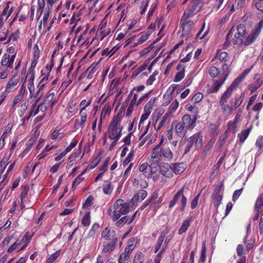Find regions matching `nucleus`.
<instances>
[{"mask_svg": "<svg viewBox=\"0 0 263 263\" xmlns=\"http://www.w3.org/2000/svg\"><path fill=\"white\" fill-rule=\"evenodd\" d=\"M129 211V204L123 199H118L108 210V215L114 221L118 220L122 215L127 214Z\"/></svg>", "mask_w": 263, "mask_h": 263, "instance_id": "nucleus-1", "label": "nucleus"}, {"mask_svg": "<svg viewBox=\"0 0 263 263\" xmlns=\"http://www.w3.org/2000/svg\"><path fill=\"white\" fill-rule=\"evenodd\" d=\"M180 197H181L180 210L181 211H184L187 203V198L183 195V187L179 190L174 195L173 198L170 202L168 208L170 209L172 208Z\"/></svg>", "mask_w": 263, "mask_h": 263, "instance_id": "nucleus-2", "label": "nucleus"}, {"mask_svg": "<svg viewBox=\"0 0 263 263\" xmlns=\"http://www.w3.org/2000/svg\"><path fill=\"white\" fill-rule=\"evenodd\" d=\"M122 127L120 125L111 122L108 128V137L112 140L118 141L121 135Z\"/></svg>", "mask_w": 263, "mask_h": 263, "instance_id": "nucleus-3", "label": "nucleus"}, {"mask_svg": "<svg viewBox=\"0 0 263 263\" xmlns=\"http://www.w3.org/2000/svg\"><path fill=\"white\" fill-rule=\"evenodd\" d=\"M200 2L197 0H194L187 9V12H185L181 19V22L183 20H187L191 16L197 12L200 8Z\"/></svg>", "mask_w": 263, "mask_h": 263, "instance_id": "nucleus-4", "label": "nucleus"}, {"mask_svg": "<svg viewBox=\"0 0 263 263\" xmlns=\"http://www.w3.org/2000/svg\"><path fill=\"white\" fill-rule=\"evenodd\" d=\"M222 69L224 72H226L225 76L223 78H219L218 80H214V86L213 88V92H216L219 89L220 87L222 85V84L225 82L229 73V66L227 64H223L222 66Z\"/></svg>", "mask_w": 263, "mask_h": 263, "instance_id": "nucleus-5", "label": "nucleus"}, {"mask_svg": "<svg viewBox=\"0 0 263 263\" xmlns=\"http://www.w3.org/2000/svg\"><path fill=\"white\" fill-rule=\"evenodd\" d=\"M196 117L191 118L189 115H185L182 117L181 123L187 129L191 130L194 128L196 124Z\"/></svg>", "mask_w": 263, "mask_h": 263, "instance_id": "nucleus-6", "label": "nucleus"}, {"mask_svg": "<svg viewBox=\"0 0 263 263\" xmlns=\"http://www.w3.org/2000/svg\"><path fill=\"white\" fill-rule=\"evenodd\" d=\"M237 86L234 83H232L230 86L227 89V90L223 93L222 95L220 100L219 101V103H222V104L224 103H227L228 99L231 96L232 92L235 88H236Z\"/></svg>", "mask_w": 263, "mask_h": 263, "instance_id": "nucleus-7", "label": "nucleus"}, {"mask_svg": "<svg viewBox=\"0 0 263 263\" xmlns=\"http://www.w3.org/2000/svg\"><path fill=\"white\" fill-rule=\"evenodd\" d=\"M174 126H175V131L178 136L182 137L185 135L187 129L183 126L181 122L178 123L173 122L172 124V127Z\"/></svg>", "mask_w": 263, "mask_h": 263, "instance_id": "nucleus-8", "label": "nucleus"}, {"mask_svg": "<svg viewBox=\"0 0 263 263\" xmlns=\"http://www.w3.org/2000/svg\"><path fill=\"white\" fill-rule=\"evenodd\" d=\"M258 35V32H254V30L249 35H245L243 46H247L253 43Z\"/></svg>", "mask_w": 263, "mask_h": 263, "instance_id": "nucleus-9", "label": "nucleus"}, {"mask_svg": "<svg viewBox=\"0 0 263 263\" xmlns=\"http://www.w3.org/2000/svg\"><path fill=\"white\" fill-rule=\"evenodd\" d=\"M139 171L143 173L144 176L147 178H151L153 174V171L151 167L147 163H143L140 165Z\"/></svg>", "mask_w": 263, "mask_h": 263, "instance_id": "nucleus-10", "label": "nucleus"}, {"mask_svg": "<svg viewBox=\"0 0 263 263\" xmlns=\"http://www.w3.org/2000/svg\"><path fill=\"white\" fill-rule=\"evenodd\" d=\"M118 238L115 237L112 238V240L105 245L103 248V252L104 253H110L115 248V246L117 242Z\"/></svg>", "mask_w": 263, "mask_h": 263, "instance_id": "nucleus-11", "label": "nucleus"}, {"mask_svg": "<svg viewBox=\"0 0 263 263\" xmlns=\"http://www.w3.org/2000/svg\"><path fill=\"white\" fill-rule=\"evenodd\" d=\"M137 242V239H136L135 238H132L129 239L127 242V246L125 248L124 252L127 253L129 255H130L131 252L136 247Z\"/></svg>", "mask_w": 263, "mask_h": 263, "instance_id": "nucleus-12", "label": "nucleus"}, {"mask_svg": "<svg viewBox=\"0 0 263 263\" xmlns=\"http://www.w3.org/2000/svg\"><path fill=\"white\" fill-rule=\"evenodd\" d=\"M185 164L184 163H173L171 165V168L175 174H180L185 170Z\"/></svg>", "mask_w": 263, "mask_h": 263, "instance_id": "nucleus-13", "label": "nucleus"}, {"mask_svg": "<svg viewBox=\"0 0 263 263\" xmlns=\"http://www.w3.org/2000/svg\"><path fill=\"white\" fill-rule=\"evenodd\" d=\"M254 210L255 212L258 213L263 212V194L258 197L255 204Z\"/></svg>", "mask_w": 263, "mask_h": 263, "instance_id": "nucleus-14", "label": "nucleus"}, {"mask_svg": "<svg viewBox=\"0 0 263 263\" xmlns=\"http://www.w3.org/2000/svg\"><path fill=\"white\" fill-rule=\"evenodd\" d=\"M165 238V233L163 231L161 233L160 236L159 237L156 244L154 248V252L155 253H157L158 251L160 249L161 247H162L163 245V242Z\"/></svg>", "mask_w": 263, "mask_h": 263, "instance_id": "nucleus-15", "label": "nucleus"}, {"mask_svg": "<svg viewBox=\"0 0 263 263\" xmlns=\"http://www.w3.org/2000/svg\"><path fill=\"white\" fill-rule=\"evenodd\" d=\"M195 146L197 148H199L202 146V141L203 136L200 134H195L191 136Z\"/></svg>", "mask_w": 263, "mask_h": 263, "instance_id": "nucleus-16", "label": "nucleus"}, {"mask_svg": "<svg viewBox=\"0 0 263 263\" xmlns=\"http://www.w3.org/2000/svg\"><path fill=\"white\" fill-rule=\"evenodd\" d=\"M186 21L183 20L182 22H180V24H181V27H182V31L186 33L191 30L194 23L191 21Z\"/></svg>", "mask_w": 263, "mask_h": 263, "instance_id": "nucleus-17", "label": "nucleus"}, {"mask_svg": "<svg viewBox=\"0 0 263 263\" xmlns=\"http://www.w3.org/2000/svg\"><path fill=\"white\" fill-rule=\"evenodd\" d=\"M114 231L111 232L108 228H106L102 232V236L106 240H111L112 238L117 237Z\"/></svg>", "mask_w": 263, "mask_h": 263, "instance_id": "nucleus-18", "label": "nucleus"}, {"mask_svg": "<svg viewBox=\"0 0 263 263\" xmlns=\"http://www.w3.org/2000/svg\"><path fill=\"white\" fill-rule=\"evenodd\" d=\"M113 189V186L110 182L105 181L102 185L103 192L106 195H110Z\"/></svg>", "mask_w": 263, "mask_h": 263, "instance_id": "nucleus-19", "label": "nucleus"}, {"mask_svg": "<svg viewBox=\"0 0 263 263\" xmlns=\"http://www.w3.org/2000/svg\"><path fill=\"white\" fill-rule=\"evenodd\" d=\"M191 220L192 218L189 217L183 221L182 224L181 225L178 231V233L179 234H182V233L186 232L190 224V221H191Z\"/></svg>", "mask_w": 263, "mask_h": 263, "instance_id": "nucleus-20", "label": "nucleus"}, {"mask_svg": "<svg viewBox=\"0 0 263 263\" xmlns=\"http://www.w3.org/2000/svg\"><path fill=\"white\" fill-rule=\"evenodd\" d=\"M147 196V192L143 190H140L133 197L135 200H143Z\"/></svg>", "mask_w": 263, "mask_h": 263, "instance_id": "nucleus-21", "label": "nucleus"}, {"mask_svg": "<svg viewBox=\"0 0 263 263\" xmlns=\"http://www.w3.org/2000/svg\"><path fill=\"white\" fill-rule=\"evenodd\" d=\"M162 155L166 158L170 160L173 158V154L168 147H163L160 149Z\"/></svg>", "mask_w": 263, "mask_h": 263, "instance_id": "nucleus-22", "label": "nucleus"}, {"mask_svg": "<svg viewBox=\"0 0 263 263\" xmlns=\"http://www.w3.org/2000/svg\"><path fill=\"white\" fill-rule=\"evenodd\" d=\"M212 200L214 201V204L216 208H218L219 205L221 204L222 200V195L218 194H213Z\"/></svg>", "mask_w": 263, "mask_h": 263, "instance_id": "nucleus-23", "label": "nucleus"}, {"mask_svg": "<svg viewBox=\"0 0 263 263\" xmlns=\"http://www.w3.org/2000/svg\"><path fill=\"white\" fill-rule=\"evenodd\" d=\"M245 36H241L235 34L234 38L232 40V42L234 45L237 44L240 46H243Z\"/></svg>", "mask_w": 263, "mask_h": 263, "instance_id": "nucleus-24", "label": "nucleus"}, {"mask_svg": "<svg viewBox=\"0 0 263 263\" xmlns=\"http://www.w3.org/2000/svg\"><path fill=\"white\" fill-rule=\"evenodd\" d=\"M95 234V230H90L86 235L84 236L81 239V241L85 243L89 240H93Z\"/></svg>", "mask_w": 263, "mask_h": 263, "instance_id": "nucleus-25", "label": "nucleus"}, {"mask_svg": "<svg viewBox=\"0 0 263 263\" xmlns=\"http://www.w3.org/2000/svg\"><path fill=\"white\" fill-rule=\"evenodd\" d=\"M251 70V69L248 68L246 69L239 77H238L233 82L237 86L241 82L247 74H248Z\"/></svg>", "mask_w": 263, "mask_h": 263, "instance_id": "nucleus-26", "label": "nucleus"}, {"mask_svg": "<svg viewBox=\"0 0 263 263\" xmlns=\"http://www.w3.org/2000/svg\"><path fill=\"white\" fill-rule=\"evenodd\" d=\"M11 130V127L10 124H8L6 127L5 131L3 134L1 139H0V149H2L5 145V139L7 136V133L10 132Z\"/></svg>", "mask_w": 263, "mask_h": 263, "instance_id": "nucleus-27", "label": "nucleus"}, {"mask_svg": "<svg viewBox=\"0 0 263 263\" xmlns=\"http://www.w3.org/2000/svg\"><path fill=\"white\" fill-rule=\"evenodd\" d=\"M18 82V79L16 78L13 76L12 78L9 80V82L6 85V90L11 89L12 87L16 86Z\"/></svg>", "mask_w": 263, "mask_h": 263, "instance_id": "nucleus-28", "label": "nucleus"}, {"mask_svg": "<svg viewBox=\"0 0 263 263\" xmlns=\"http://www.w3.org/2000/svg\"><path fill=\"white\" fill-rule=\"evenodd\" d=\"M251 130V128H248L245 130L242 131L240 134H238V137L239 138V141L241 143H243L247 139L249 135Z\"/></svg>", "mask_w": 263, "mask_h": 263, "instance_id": "nucleus-29", "label": "nucleus"}, {"mask_svg": "<svg viewBox=\"0 0 263 263\" xmlns=\"http://www.w3.org/2000/svg\"><path fill=\"white\" fill-rule=\"evenodd\" d=\"M129 224L128 216H124L117 220L115 225L118 227H122L124 224Z\"/></svg>", "mask_w": 263, "mask_h": 263, "instance_id": "nucleus-30", "label": "nucleus"}, {"mask_svg": "<svg viewBox=\"0 0 263 263\" xmlns=\"http://www.w3.org/2000/svg\"><path fill=\"white\" fill-rule=\"evenodd\" d=\"M191 137L186 139L185 142L186 143V146L185 148L184 154H187L191 150L193 144L194 143Z\"/></svg>", "mask_w": 263, "mask_h": 263, "instance_id": "nucleus-31", "label": "nucleus"}, {"mask_svg": "<svg viewBox=\"0 0 263 263\" xmlns=\"http://www.w3.org/2000/svg\"><path fill=\"white\" fill-rule=\"evenodd\" d=\"M28 187H25L21 194V199L22 202V208H24L25 206L23 205V203L25 202L28 198Z\"/></svg>", "mask_w": 263, "mask_h": 263, "instance_id": "nucleus-32", "label": "nucleus"}, {"mask_svg": "<svg viewBox=\"0 0 263 263\" xmlns=\"http://www.w3.org/2000/svg\"><path fill=\"white\" fill-rule=\"evenodd\" d=\"M144 260L143 254L141 252H137L135 255L132 263H143Z\"/></svg>", "mask_w": 263, "mask_h": 263, "instance_id": "nucleus-33", "label": "nucleus"}, {"mask_svg": "<svg viewBox=\"0 0 263 263\" xmlns=\"http://www.w3.org/2000/svg\"><path fill=\"white\" fill-rule=\"evenodd\" d=\"M219 70L215 66H211L209 70V73L212 78H216L219 74Z\"/></svg>", "mask_w": 263, "mask_h": 263, "instance_id": "nucleus-34", "label": "nucleus"}, {"mask_svg": "<svg viewBox=\"0 0 263 263\" xmlns=\"http://www.w3.org/2000/svg\"><path fill=\"white\" fill-rule=\"evenodd\" d=\"M216 141L215 138H212L210 139V140L208 142L207 144L204 147V149L203 151V154L204 156L206 155V153L211 150L212 147H213V145L214 144Z\"/></svg>", "mask_w": 263, "mask_h": 263, "instance_id": "nucleus-35", "label": "nucleus"}, {"mask_svg": "<svg viewBox=\"0 0 263 263\" xmlns=\"http://www.w3.org/2000/svg\"><path fill=\"white\" fill-rule=\"evenodd\" d=\"M184 72L185 68L183 67L181 70L176 73L174 81L176 82L180 81L184 77Z\"/></svg>", "mask_w": 263, "mask_h": 263, "instance_id": "nucleus-36", "label": "nucleus"}, {"mask_svg": "<svg viewBox=\"0 0 263 263\" xmlns=\"http://www.w3.org/2000/svg\"><path fill=\"white\" fill-rule=\"evenodd\" d=\"M237 35L245 36L246 34V27L243 24H239L237 26Z\"/></svg>", "mask_w": 263, "mask_h": 263, "instance_id": "nucleus-37", "label": "nucleus"}, {"mask_svg": "<svg viewBox=\"0 0 263 263\" xmlns=\"http://www.w3.org/2000/svg\"><path fill=\"white\" fill-rule=\"evenodd\" d=\"M9 157H5L0 162V171H4L9 163Z\"/></svg>", "mask_w": 263, "mask_h": 263, "instance_id": "nucleus-38", "label": "nucleus"}, {"mask_svg": "<svg viewBox=\"0 0 263 263\" xmlns=\"http://www.w3.org/2000/svg\"><path fill=\"white\" fill-rule=\"evenodd\" d=\"M159 145H156L154 148L153 151V153L151 155V158L155 159H158L160 155V153L161 152L159 151Z\"/></svg>", "mask_w": 263, "mask_h": 263, "instance_id": "nucleus-39", "label": "nucleus"}, {"mask_svg": "<svg viewBox=\"0 0 263 263\" xmlns=\"http://www.w3.org/2000/svg\"><path fill=\"white\" fill-rule=\"evenodd\" d=\"M90 213L86 212L82 220V224L84 226H88L90 224Z\"/></svg>", "mask_w": 263, "mask_h": 263, "instance_id": "nucleus-40", "label": "nucleus"}, {"mask_svg": "<svg viewBox=\"0 0 263 263\" xmlns=\"http://www.w3.org/2000/svg\"><path fill=\"white\" fill-rule=\"evenodd\" d=\"M9 54L8 53H5L3 55L2 60L1 61V65L4 66H7L8 68H9Z\"/></svg>", "mask_w": 263, "mask_h": 263, "instance_id": "nucleus-41", "label": "nucleus"}, {"mask_svg": "<svg viewBox=\"0 0 263 263\" xmlns=\"http://www.w3.org/2000/svg\"><path fill=\"white\" fill-rule=\"evenodd\" d=\"M130 255L125 252L121 254L118 259V263H127L126 261L129 258Z\"/></svg>", "mask_w": 263, "mask_h": 263, "instance_id": "nucleus-42", "label": "nucleus"}, {"mask_svg": "<svg viewBox=\"0 0 263 263\" xmlns=\"http://www.w3.org/2000/svg\"><path fill=\"white\" fill-rule=\"evenodd\" d=\"M156 98L151 99L148 102H147L144 107V111H150L149 110L153 107Z\"/></svg>", "mask_w": 263, "mask_h": 263, "instance_id": "nucleus-43", "label": "nucleus"}, {"mask_svg": "<svg viewBox=\"0 0 263 263\" xmlns=\"http://www.w3.org/2000/svg\"><path fill=\"white\" fill-rule=\"evenodd\" d=\"M50 12V10L45 9V11L44 14L43 21H41L40 25L39 26L40 28L41 27L42 23H43L44 26H45L47 24Z\"/></svg>", "mask_w": 263, "mask_h": 263, "instance_id": "nucleus-44", "label": "nucleus"}, {"mask_svg": "<svg viewBox=\"0 0 263 263\" xmlns=\"http://www.w3.org/2000/svg\"><path fill=\"white\" fill-rule=\"evenodd\" d=\"M34 79V74L32 73L31 77L29 78L28 83V88L29 90L30 93H32V91L34 90V85H33V80Z\"/></svg>", "mask_w": 263, "mask_h": 263, "instance_id": "nucleus-45", "label": "nucleus"}, {"mask_svg": "<svg viewBox=\"0 0 263 263\" xmlns=\"http://www.w3.org/2000/svg\"><path fill=\"white\" fill-rule=\"evenodd\" d=\"M205 28V23H203V25L201 26V28H200V31L198 32V33L196 35V39H199L200 40H201L203 39L206 35L208 31L205 32L202 35H201L203 31L204 30Z\"/></svg>", "mask_w": 263, "mask_h": 263, "instance_id": "nucleus-46", "label": "nucleus"}, {"mask_svg": "<svg viewBox=\"0 0 263 263\" xmlns=\"http://www.w3.org/2000/svg\"><path fill=\"white\" fill-rule=\"evenodd\" d=\"M87 119V115L86 114H83L81 115L80 121L77 120L76 121V125L78 124L80 126H83V124L85 122Z\"/></svg>", "mask_w": 263, "mask_h": 263, "instance_id": "nucleus-47", "label": "nucleus"}, {"mask_svg": "<svg viewBox=\"0 0 263 263\" xmlns=\"http://www.w3.org/2000/svg\"><path fill=\"white\" fill-rule=\"evenodd\" d=\"M203 98V95L200 92L196 93L192 98V100L195 103L199 102Z\"/></svg>", "mask_w": 263, "mask_h": 263, "instance_id": "nucleus-48", "label": "nucleus"}, {"mask_svg": "<svg viewBox=\"0 0 263 263\" xmlns=\"http://www.w3.org/2000/svg\"><path fill=\"white\" fill-rule=\"evenodd\" d=\"M200 196V193H199L192 201L191 204V208L192 209L196 208L198 205V200Z\"/></svg>", "mask_w": 263, "mask_h": 263, "instance_id": "nucleus-49", "label": "nucleus"}, {"mask_svg": "<svg viewBox=\"0 0 263 263\" xmlns=\"http://www.w3.org/2000/svg\"><path fill=\"white\" fill-rule=\"evenodd\" d=\"M157 199V197L155 195L152 196V197L149 199V200L146 201L143 204L140 208L141 210H144L150 203L152 202L153 201Z\"/></svg>", "mask_w": 263, "mask_h": 263, "instance_id": "nucleus-50", "label": "nucleus"}, {"mask_svg": "<svg viewBox=\"0 0 263 263\" xmlns=\"http://www.w3.org/2000/svg\"><path fill=\"white\" fill-rule=\"evenodd\" d=\"M158 74V72L155 71L153 74L149 76L146 81L147 85H151L153 84V82L155 80V77Z\"/></svg>", "mask_w": 263, "mask_h": 263, "instance_id": "nucleus-51", "label": "nucleus"}, {"mask_svg": "<svg viewBox=\"0 0 263 263\" xmlns=\"http://www.w3.org/2000/svg\"><path fill=\"white\" fill-rule=\"evenodd\" d=\"M84 173V172L80 174L78 177H77L73 182L72 185V188L74 189L75 186L78 185L83 179V178L81 177L82 175Z\"/></svg>", "mask_w": 263, "mask_h": 263, "instance_id": "nucleus-52", "label": "nucleus"}, {"mask_svg": "<svg viewBox=\"0 0 263 263\" xmlns=\"http://www.w3.org/2000/svg\"><path fill=\"white\" fill-rule=\"evenodd\" d=\"M115 48L114 47L110 50H109L108 48H106L105 49L103 50V51L102 52V54L103 55H108L110 54L109 57H110L116 51V49H115Z\"/></svg>", "mask_w": 263, "mask_h": 263, "instance_id": "nucleus-53", "label": "nucleus"}, {"mask_svg": "<svg viewBox=\"0 0 263 263\" xmlns=\"http://www.w3.org/2000/svg\"><path fill=\"white\" fill-rule=\"evenodd\" d=\"M59 254L58 252L51 254L47 259L46 263H52L59 256Z\"/></svg>", "mask_w": 263, "mask_h": 263, "instance_id": "nucleus-54", "label": "nucleus"}, {"mask_svg": "<svg viewBox=\"0 0 263 263\" xmlns=\"http://www.w3.org/2000/svg\"><path fill=\"white\" fill-rule=\"evenodd\" d=\"M219 104L221 106V108L223 112L232 111V107L230 105L226 104V103H224L223 104L222 103H219Z\"/></svg>", "mask_w": 263, "mask_h": 263, "instance_id": "nucleus-55", "label": "nucleus"}, {"mask_svg": "<svg viewBox=\"0 0 263 263\" xmlns=\"http://www.w3.org/2000/svg\"><path fill=\"white\" fill-rule=\"evenodd\" d=\"M170 239H168L167 238L165 239L164 244L162 246V250H160V251L158 253V256H160V255H162L165 251L166 249L167 248L168 243L169 242Z\"/></svg>", "mask_w": 263, "mask_h": 263, "instance_id": "nucleus-56", "label": "nucleus"}, {"mask_svg": "<svg viewBox=\"0 0 263 263\" xmlns=\"http://www.w3.org/2000/svg\"><path fill=\"white\" fill-rule=\"evenodd\" d=\"M100 160L101 158L99 156L96 157V158L89 164V168L90 169L94 168L98 165Z\"/></svg>", "mask_w": 263, "mask_h": 263, "instance_id": "nucleus-57", "label": "nucleus"}, {"mask_svg": "<svg viewBox=\"0 0 263 263\" xmlns=\"http://www.w3.org/2000/svg\"><path fill=\"white\" fill-rule=\"evenodd\" d=\"M134 156V151H132L129 153V154L128 155V156L127 158L125 159L124 161L123 164V165H126L128 163H129L133 159Z\"/></svg>", "mask_w": 263, "mask_h": 263, "instance_id": "nucleus-58", "label": "nucleus"}, {"mask_svg": "<svg viewBox=\"0 0 263 263\" xmlns=\"http://www.w3.org/2000/svg\"><path fill=\"white\" fill-rule=\"evenodd\" d=\"M243 188H241L239 190H236L233 195V198L232 200L234 202H235L238 197L240 196L242 191Z\"/></svg>", "mask_w": 263, "mask_h": 263, "instance_id": "nucleus-59", "label": "nucleus"}, {"mask_svg": "<svg viewBox=\"0 0 263 263\" xmlns=\"http://www.w3.org/2000/svg\"><path fill=\"white\" fill-rule=\"evenodd\" d=\"M148 0L142 1V2L141 3V11L140 12L141 14H143L144 13L147 6H148Z\"/></svg>", "mask_w": 263, "mask_h": 263, "instance_id": "nucleus-60", "label": "nucleus"}, {"mask_svg": "<svg viewBox=\"0 0 263 263\" xmlns=\"http://www.w3.org/2000/svg\"><path fill=\"white\" fill-rule=\"evenodd\" d=\"M223 184L222 182H220L219 185L216 186L213 194H220V193L223 190Z\"/></svg>", "mask_w": 263, "mask_h": 263, "instance_id": "nucleus-61", "label": "nucleus"}, {"mask_svg": "<svg viewBox=\"0 0 263 263\" xmlns=\"http://www.w3.org/2000/svg\"><path fill=\"white\" fill-rule=\"evenodd\" d=\"M148 36L149 35L148 34H146L145 35H142L138 40V42L136 44H135L133 46L135 47L138 44H140L144 43L146 40H147Z\"/></svg>", "mask_w": 263, "mask_h": 263, "instance_id": "nucleus-62", "label": "nucleus"}, {"mask_svg": "<svg viewBox=\"0 0 263 263\" xmlns=\"http://www.w3.org/2000/svg\"><path fill=\"white\" fill-rule=\"evenodd\" d=\"M77 143L78 140H74L73 142H71L70 144L68 145L65 149L66 152L67 153L71 151V150L77 145Z\"/></svg>", "mask_w": 263, "mask_h": 263, "instance_id": "nucleus-63", "label": "nucleus"}, {"mask_svg": "<svg viewBox=\"0 0 263 263\" xmlns=\"http://www.w3.org/2000/svg\"><path fill=\"white\" fill-rule=\"evenodd\" d=\"M256 8L263 12V0H258L255 3Z\"/></svg>", "mask_w": 263, "mask_h": 263, "instance_id": "nucleus-64", "label": "nucleus"}]
</instances>
